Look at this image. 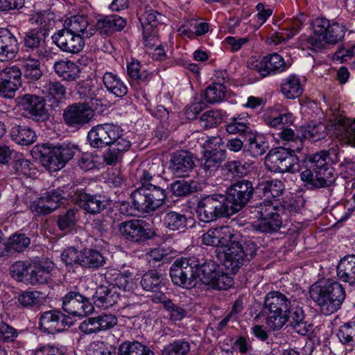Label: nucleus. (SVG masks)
Instances as JSON below:
<instances>
[{
  "label": "nucleus",
  "mask_w": 355,
  "mask_h": 355,
  "mask_svg": "<svg viewBox=\"0 0 355 355\" xmlns=\"http://www.w3.org/2000/svg\"><path fill=\"white\" fill-rule=\"evenodd\" d=\"M254 192L253 184L248 180H241L227 187L225 194L229 208L233 214L241 211L249 202Z\"/></svg>",
  "instance_id": "nucleus-9"
},
{
  "label": "nucleus",
  "mask_w": 355,
  "mask_h": 355,
  "mask_svg": "<svg viewBox=\"0 0 355 355\" xmlns=\"http://www.w3.org/2000/svg\"><path fill=\"white\" fill-rule=\"evenodd\" d=\"M83 250H78L73 247L65 249L61 254V259L67 266H81Z\"/></svg>",
  "instance_id": "nucleus-62"
},
{
  "label": "nucleus",
  "mask_w": 355,
  "mask_h": 355,
  "mask_svg": "<svg viewBox=\"0 0 355 355\" xmlns=\"http://www.w3.org/2000/svg\"><path fill=\"white\" fill-rule=\"evenodd\" d=\"M165 17L153 9L145 11L139 17L144 31H153L159 24L164 23Z\"/></svg>",
  "instance_id": "nucleus-46"
},
{
  "label": "nucleus",
  "mask_w": 355,
  "mask_h": 355,
  "mask_svg": "<svg viewBox=\"0 0 355 355\" xmlns=\"http://www.w3.org/2000/svg\"><path fill=\"white\" fill-rule=\"evenodd\" d=\"M336 272L340 280L350 286L355 285V254L347 255L341 259Z\"/></svg>",
  "instance_id": "nucleus-32"
},
{
  "label": "nucleus",
  "mask_w": 355,
  "mask_h": 355,
  "mask_svg": "<svg viewBox=\"0 0 355 355\" xmlns=\"http://www.w3.org/2000/svg\"><path fill=\"white\" fill-rule=\"evenodd\" d=\"M51 39L63 52L76 54L85 46V39L63 28L55 33Z\"/></svg>",
  "instance_id": "nucleus-20"
},
{
  "label": "nucleus",
  "mask_w": 355,
  "mask_h": 355,
  "mask_svg": "<svg viewBox=\"0 0 355 355\" xmlns=\"http://www.w3.org/2000/svg\"><path fill=\"white\" fill-rule=\"evenodd\" d=\"M252 167V163L241 160L227 162L221 168V175L224 180L232 181L236 178L245 176Z\"/></svg>",
  "instance_id": "nucleus-29"
},
{
  "label": "nucleus",
  "mask_w": 355,
  "mask_h": 355,
  "mask_svg": "<svg viewBox=\"0 0 355 355\" xmlns=\"http://www.w3.org/2000/svg\"><path fill=\"white\" fill-rule=\"evenodd\" d=\"M194 166L192 154L186 150H179L172 155L168 168L175 176L184 178L189 176Z\"/></svg>",
  "instance_id": "nucleus-22"
},
{
  "label": "nucleus",
  "mask_w": 355,
  "mask_h": 355,
  "mask_svg": "<svg viewBox=\"0 0 355 355\" xmlns=\"http://www.w3.org/2000/svg\"><path fill=\"white\" fill-rule=\"evenodd\" d=\"M65 193L58 188L46 191L31 204V210L37 215H46L54 211L65 200Z\"/></svg>",
  "instance_id": "nucleus-19"
},
{
  "label": "nucleus",
  "mask_w": 355,
  "mask_h": 355,
  "mask_svg": "<svg viewBox=\"0 0 355 355\" xmlns=\"http://www.w3.org/2000/svg\"><path fill=\"white\" fill-rule=\"evenodd\" d=\"M126 24V21L117 15L106 16L97 21L98 28H107L114 31L122 30Z\"/></svg>",
  "instance_id": "nucleus-56"
},
{
  "label": "nucleus",
  "mask_w": 355,
  "mask_h": 355,
  "mask_svg": "<svg viewBox=\"0 0 355 355\" xmlns=\"http://www.w3.org/2000/svg\"><path fill=\"white\" fill-rule=\"evenodd\" d=\"M196 214L204 223L216 220L221 217H230L232 214L222 193H214L202 197L197 203Z\"/></svg>",
  "instance_id": "nucleus-6"
},
{
  "label": "nucleus",
  "mask_w": 355,
  "mask_h": 355,
  "mask_svg": "<svg viewBox=\"0 0 355 355\" xmlns=\"http://www.w3.org/2000/svg\"><path fill=\"white\" fill-rule=\"evenodd\" d=\"M31 239L24 234H15L11 236L8 243L0 252V257H8L12 252H21L30 245Z\"/></svg>",
  "instance_id": "nucleus-39"
},
{
  "label": "nucleus",
  "mask_w": 355,
  "mask_h": 355,
  "mask_svg": "<svg viewBox=\"0 0 355 355\" xmlns=\"http://www.w3.org/2000/svg\"><path fill=\"white\" fill-rule=\"evenodd\" d=\"M105 123L94 126L87 133V141L93 148H103L107 146Z\"/></svg>",
  "instance_id": "nucleus-49"
},
{
  "label": "nucleus",
  "mask_w": 355,
  "mask_h": 355,
  "mask_svg": "<svg viewBox=\"0 0 355 355\" xmlns=\"http://www.w3.org/2000/svg\"><path fill=\"white\" fill-rule=\"evenodd\" d=\"M191 345L184 340H177L165 345L162 349V355H185L190 351Z\"/></svg>",
  "instance_id": "nucleus-58"
},
{
  "label": "nucleus",
  "mask_w": 355,
  "mask_h": 355,
  "mask_svg": "<svg viewBox=\"0 0 355 355\" xmlns=\"http://www.w3.org/2000/svg\"><path fill=\"white\" fill-rule=\"evenodd\" d=\"M131 142L125 134L122 132L119 137L110 145L109 148L103 154V160L109 165L115 164L122 157V155L128 150Z\"/></svg>",
  "instance_id": "nucleus-28"
},
{
  "label": "nucleus",
  "mask_w": 355,
  "mask_h": 355,
  "mask_svg": "<svg viewBox=\"0 0 355 355\" xmlns=\"http://www.w3.org/2000/svg\"><path fill=\"white\" fill-rule=\"evenodd\" d=\"M92 297L96 306L107 309L118 302L119 295L115 288L101 285L96 288Z\"/></svg>",
  "instance_id": "nucleus-31"
},
{
  "label": "nucleus",
  "mask_w": 355,
  "mask_h": 355,
  "mask_svg": "<svg viewBox=\"0 0 355 355\" xmlns=\"http://www.w3.org/2000/svg\"><path fill=\"white\" fill-rule=\"evenodd\" d=\"M17 39L8 28H0V62H8L19 51Z\"/></svg>",
  "instance_id": "nucleus-27"
},
{
  "label": "nucleus",
  "mask_w": 355,
  "mask_h": 355,
  "mask_svg": "<svg viewBox=\"0 0 355 355\" xmlns=\"http://www.w3.org/2000/svg\"><path fill=\"white\" fill-rule=\"evenodd\" d=\"M227 92V89L222 83H214L209 85L204 92V99L208 103L221 102Z\"/></svg>",
  "instance_id": "nucleus-50"
},
{
  "label": "nucleus",
  "mask_w": 355,
  "mask_h": 355,
  "mask_svg": "<svg viewBox=\"0 0 355 355\" xmlns=\"http://www.w3.org/2000/svg\"><path fill=\"white\" fill-rule=\"evenodd\" d=\"M283 317L284 321L279 325V329L288 322L297 334L302 336L308 334L312 330V326L304 320V311L295 302L291 304L289 310Z\"/></svg>",
  "instance_id": "nucleus-21"
},
{
  "label": "nucleus",
  "mask_w": 355,
  "mask_h": 355,
  "mask_svg": "<svg viewBox=\"0 0 355 355\" xmlns=\"http://www.w3.org/2000/svg\"><path fill=\"white\" fill-rule=\"evenodd\" d=\"M162 223L170 231L184 232L187 230L188 218L178 211H166L163 214Z\"/></svg>",
  "instance_id": "nucleus-35"
},
{
  "label": "nucleus",
  "mask_w": 355,
  "mask_h": 355,
  "mask_svg": "<svg viewBox=\"0 0 355 355\" xmlns=\"http://www.w3.org/2000/svg\"><path fill=\"white\" fill-rule=\"evenodd\" d=\"M31 264L28 261H17L10 267V273L12 278L20 282H26L29 275L28 268Z\"/></svg>",
  "instance_id": "nucleus-59"
},
{
  "label": "nucleus",
  "mask_w": 355,
  "mask_h": 355,
  "mask_svg": "<svg viewBox=\"0 0 355 355\" xmlns=\"http://www.w3.org/2000/svg\"><path fill=\"white\" fill-rule=\"evenodd\" d=\"M72 200L86 213L97 215L109 205L106 196L99 193H90L83 189H73L69 193Z\"/></svg>",
  "instance_id": "nucleus-11"
},
{
  "label": "nucleus",
  "mask_w": 355,
  "mask_h": 355,
  "mask_svg": "<svg viewBox=\"0 0 355 355\" xmlns=\"http://www.w3.org/2000/svg\"><path fill=\"white\" fill-rule=\"evenodd\" d=\"M118 230L125 240L138 243L152 239L155 234L145 220L139 219L121 222L118 225Z\"/></svg>",
  "instance_id": "nucleus-12"
},
{
  "label": "nucleus",
  "mask_w": 355,
  "mask_h": 355,
  "mask_svg": "<svg viewBox=\"0 0 355 355\" xmlns=\"http://www.w3.org/2000/svg\"><path fill=\"white\" fill-rule=\"evenodd\" d=\"M337 336L342 344L353 346L355 344V320H350L341 325Z\"/></svg>",
  "instance_id": "nucleus-54"
},
{
  "label": "nucleus",
  "mask_w": 355,
  "mask_h": 355,
  "mask_svg": "<svg viewBox=\"0 0 355 355\" xmlns=\"http://www.w3.org/2000/svg\"><path fill=\"white\" fill-rule=\"evenodd\" d=\"M77 150V146L70 143L56 146L43 144L36 148L35 153L45 168L51 171H56L62 168Z\"/></svg>",
  "instance_id": "nucleus-3"
},
{
  "label": "nucleus",
  "mask_w": 355,
  "mask_h": 355,
  "mask_svg": "<svg viewBox=\"0 0 355 355\" xmlns=\"http://www.w3.org/2000/svg\"><path fill=\"white\" fill-rule=\"evenodd\" d=\"M225 248L224 266L233 273H236L248 261L243 245L232 239L230 245Z\"/></svg>",
  "instance_id": "nucleus-25"
},
{
  "label": "nucleus",
  "mask_w": 355,
  "mask_h": 355,
  "mask_svg": "<svg viewBox=\"0 0 355 355\" xmlns=\"http://www.w3.org/2000/svg\"><path fill=\"white\" fill-rule=\"evenodd\" d=\"M309 293L320 312L325 315L340 309L346 298L345 287L340 282L329 279L313 284Z\"/></svg>",
  "instance_id": "nucleus-2"
},
{
  "label": "nucleus",
  "mask_w": 355,
  "mask_h": 355,
  "mask_svg": "<svg viewBox=\"0 0 355 355\" xmlns=\"http://www.w3.org/2000/svg\"><path fill=\"white\" fill-rule=\"evenodd\" d=\"M105 264V258L98 250L85 248L83 250L81 266L87 268H98Z\"/></svg>",
  "instance_id": "nucleus-47"
},
{
  "label": "nucleus",
  "mask_w": 355,
  "mask_h": 355,
  "mask_svg": "<svg viewBox=\"0 0 355 355\" xmlns=\"http://www.w3.org/2000/svg\"><path fill=\"white\" fill-rule=\"evenodd\" d=\"M226 158L225 150L207 151L202 159L201 167L207 176H212Z\"/></svg>",
  "instance_id": "nucleus-30"
},
{
  "label": "nucleus",
  "mask_w": 355,
  "mask_h": 355,
  "mask_svg": "<svg viewBox=\"0 0 355 355\" xmlns=\"http://www.w3.org/2000/svg\"><path fill=\"white\" fill-rule=\"evenodd\" d=\"M46 30L35 28L27 32L24 38V46L27 51L41 60H49L53 58V52L46 45Z\"/></svg>",
  "instance_id": "nucleus-16"
},
{
  "label": "nucleus",
  "mask_w": 355,
  "mask_h": 355,
  "mask_svg": "<svg viewBox=\"0 0 355 355\" xmlns=\"http://www.w3.org/2000/svg\"><path fill=\"white\" fill-rule=\"evenodd\" d=\"M88 355H116V349L104 341L95 340L89 346Z\"/></svg>",
  "instance_id": "nucleus-64"
},
{
  "label": "nucleus",
  "mask_w": 355,
  "mask_h": 355,
  "mask_svg": "<svg viewBox=\"0 0 355 355\" xmlns=\"http://www.w3.org/2000/svg\"><path fill=\"white\" fill-rule=\"evenodd\" d=\"M225 130L229 134H239L246 137L252 132L248 116H241L239 115L237 117L232 118L231 122L226 125Z\"/></svg>",
  "instance_id": "nucleus-43"
},
{
  "label": "nucleus",
  "mask_w": 355,
  "mask_h": 355,
  "mask_svg": "<svg viewBox=\"0 0 355 355\" xmlns=\"http://www.w3.org/2000/svg\"><path fill=\"white\" fill-rule=\"evenodd\" d=\"M170 190L176 197H184L196 191L197 184L194 181L178 180L170 184Z\"/></svg>",
  "instance_id": "nucleus-51"
},
{
  "label": "nucleus",
  "mask_w": 355,
  "mask_h": 355,
  "mask_svg": "<svg viewBox=\"0 0 355 355\" xmlns=\"http://www.w3.org/2000/svg\"><path fill=\"white\" fill-rule=\"evenodd\" d=\"M103 82L107 91L116 97L122 98L128 93V87L117 74L105 72Z\"/></svg>",
  "instance_id": "nucleus-38"
},
{
  "label": "nucleus",
  "mask_w": 355,
  "mask_h": 355,
  "mask_svg": "<svg viewBox=\"0 0 355 355\" xmlns=\"http://www.w3.org/2000/svg\"><path fill=\"white\" fill-rule=\"evenodd\" d=\"M1 79L4 80L9 84H12L17 87L21 85V72L17 66H12L5 68L0 73Z\"/></svg>",
  "instance_id": "nucleus-63"
},
{
  "label": "nucleus",
  "mask_w": 355,
  "mask_h": 355,
  "mask_svg": "<svg viewBox=\"0 0 355 355\" xmlns=\"http://www.w3.org/2000/svg\"><path fill=\"white\" fill-rule=\"evenodd\" d=\"M291 300L279 291H270L264 298L262 309L267 315L266 324L273 331L279 330V325L284 321L283 315L289 310Z\"/></svg>",
  "instance_id": "nucleus-7"
},
{
  "label": "nucleus",
  "mask_w": 355,
  "mask_h": 355,
  "mask_svg": "<svg viewBox=\"0 0 355 355\" xmlns=\"http://www.w3.org/2000/svg\"><path fill=\"white\" fill-rule=\"evenodd\" d=\"M49 96L53 98V108L58 107L61 100L65 97L66 87L60 81H49L44 87Z\"/></svg>",
  "instance_id": "nucleus-57"
},
{
  "label": "nucleus",
  "mask_w": 355,
  "mask_h": 355,
  "mask_svg": "<svg viewBox=\"0 0 355 355\" xmlns=\"http://www.w3.org/2000/svg\"><path fill=\"white\" fill-rule=\"evenodd\" d=\"M72 323V319L69 316L58 309H52L41 313L39 328L44 333L54 334L62 331Z\"/></svg>",
  "instance_id": "nucleus-18"
},
{
  "label": "nucleus",
  "mask_w": 355,
  "mask_h": 355,
  "mask_svg": "<svg viewBox=\"0 0 355 355\" xmlns=\"http://www.w3.org/2000/svg\"><path fill=\"white\" fill-rule=\"evenodd\" d=\"M302 141L304 139H310L315 142L325 137L327 135V128L323 123H311L307 126L300 128Z\"/></svg>",
  "instance_id": "nucleus-45"
},
{
  "label": "nucleus",
  "mask_w": 355,
  "mask_h": 355,
  "mask_svg": "<svg viewBox=\"0 0 355 355\" xmlns=\"http://www.w3.org/2000/svg\"><path fill=\"white\" fill-rule=\"evenodd\" d=\"M338 149L331 148L307 157V162L310 164V168H313L315 171L316 181L320 183L321 189L329 187L335 182L336 177L334 168L331 167L329 162H338Z\"/></svg>",
  "instance_id": "nucleus-4"
},
{
  "label": "nucleus",
  "mask_w": 355,
  "mask_h": 355,
  "mask_svg": "<svg viewBox=\"0 0 355 355\" xmlns=\"http://www.w3.org/2000/svg\"><path fill=\"white\" fill-rule=\"evenodd\" d=\"M198 263L199 265L194 269L196 277L200 278L205 285L209 286L213 284V280L219 270V266L211 259L205 261L202 259L201 261L198 259Z\"/></svg>",
  "instance_id": "nucleus-34"
},
{
  "label": "nucleus",
  "mask_w": 355,
  "mask_h": 355,
  "mask_svg": "<svg viewBox=\"0 0 355 355\" xmlns=\"http://www.w3.org/2000/svg\"><path fill=\"white\" fill-rule=\"evenodd\" d=\"M281 91L288 99H294L301 96L303 92L302 85L298 76L290 75L282 80Z\"/></svg>",
  "instance_id": "nucleus-41"
},
{
  "label": "nucleus",
  "mask_w": 355,
  "mask_h": 355,
  "mask_svg": "<svg viewBox=\"0 0 355 355\" xmlns=\"http://www.w3.org/2000/svg\"><path fill=\"white\" fill-rule=\"evenodd\" d=\"M53 266L44 265L41 263H34L31 267V272L28 275L26 283L33 286L48 283L51 279V271Z\"/></svg>",
  "instance_id": "nucleus-37"
},
{
  "label": "nucleus",
  "mask_w": 355,
  "mask_h": 355,
  "mask_svg": "<svg viewBox=\"0 0 355 355\" xmlns=\"http://www.w3.org/2000/svg\"><path fill=\"white\" fill-rule=\"evenodd\" d=\"M119 355H154V353L140 342L125 341L119 346Z\"/></svg>",
  "instance_id": "nucleus-48"
},
{
  "label": "nucleus",
  "mask_w": 355,
  "mask_h": 355,
  "mask_svg": "<svg viewBox=\"0 0 355 355\" xmlns=\"http://www.w3.org/2000/svg\"><path fill=\"white\" fill-rule=\"evenodd\" d=\"M287 68L288 66L284 59L276 53L264 56L260 62L254 65V69L262 77L280 73Z\"/></svg>",
  "instance_id": "nucleus-23"
},
{
  "label": "nucleus",
  "mask_w": 355,
  "mask_h": 355,
  "mask_svg": "<svg viewBox=\"0 0 355 355\" xmlns=\"http://www.w3.org/2000/svg\"><path fill=\"white\" fill-rule=\"evenodd\" d=\"M16 101L19 109L26 112L33 119L44 121L49 119L44 97L26 94L17 97Z\"/></svg>",
  "instance_id": "nucleus-15"
},
{
  "label": "nucleus",
  "mask_w": 355,
  "mask_h": 355,
  "mask_svg": "<svg viewBox=\"0 0 355 355\" xmlns=\"http://www.w3.org/2000/svg\"><path fill=\"white\" fill-rule=\"evenodd\" d=\"M162 281L161 274L156 270H152L143 275L140 283L144 290L156 292L160 288Z\"/></svg>",
  "instance_id": "nucleus-53"
},
{
  "label": "nucleus",
  "mask_w": 355,
  "mask_h": 355,
  "mask_svg": "<svg viewBox=\"0 0 355 355\" xmlns=\"http://www.w3.org/2000/svg\"><path fill=\"white\" fill-rule=\"evenodd\" d=\"M64 26V29L84 39L91 37L96 31L94 24H91L85 15L70 17L65 20Z\"/></svg>",
  "instance_id": "nucleus-26"
},
{
  "label": "nucleus",
  "mask_w": 355,
  "mask_h": 355,
  "mask_svg": "<svg viewBox=\"0 0 355 355\" xmlns=\"http://www.w3.org/2000/svg\"><path fill=\"white\" fill-rule=\"evenodd\" d=\"M250 213H254L259 219L252 224V228L261 233L272 234L282 226V220L278 208L270 200H263L248 207Z\"/></svg>",
  "instance_id": "nucleus-5"
},
{
  "label": "nucleus",
  "mask_w": 355,
  "mask_h": 355,
  "mask_svg": "<svg viewBox=\"0 0 355 355\" xmlns=\"http://www.w3.org/2000/svg\"><path fill=\"white\" fill-rule=\"evenodd\" d=\"M234 235L227 226H219L209 229L201 236L203 245L214 247L227 248L230 245Z\"/></svg>",
  "instance_id": "nucleus-24"
},
{
  "label": "nucleus",
  "mask_w": 355,
  "mask_h": 355,
  "mask_svg": "<svg viewBox=\"0 0 355 355\" xmlns=\"http://www.w3.org/2000/svg\"><path fill=\"white\" fill-rule=\"evenodd\" d=\"M262 187L263 195L268 199L279 198L284 190L283 182L277 179L265 182Z\"/></svg>",
  "instance_id": "nucleus-60"
},
{
  "label": "nucleus",
  "mask_w": 355,
  "mask_h": 355,
  "mask_svg": "<svg viewBox=\"0 0 355 355\" xmlns=\"http://www.w3.org/2000/svg\"><path fill=\"white\" fill-rule=\"evenodd\" d=\"M155 302L161 303L163 305V308L168 313L171 320H182L187 315V311L184 305L175 303L162 293H160L155 298Z\"/></svg>",
  "instance_id": "nucleus-36"
},
{
  "label": "nucleus",
  "mask_w": 355,
  "mask_h": 355,
  "mask_svg": "<svg viewBox=\"0 0 355 355\" xmlns=\"http://www.w3.org/2000/svg\"><path fill=\"white\" fill-rule=\"evenodd\" d=\"M112 284L124 291H130L135 287V282L130 272H119L115 271Z\"/></svg>",
  "instance_id": "nucleus-61"
},
{
  "label": "nucleus",
  "mask_w": 355,
  "mask_h": 355,
  "mask_svg": "<svg viewBox=\"0 0 355 355\" xmlns=\"http://www.w3.org/2000/svg\"><path fill=\"white\" fill-rule=\"evenodd\" d=\"M94 116L93 110L87 104L73 103L63 112L64 123L69 128L80 129L87 124Z\"/></svg>",
  "instance_id": "nucleus-17"
},
{
  "label": "nucleus",
  "mask_w": 355,
  "mask_h": 355,
  "mask_svg": "<svg viewBox=\"0 0 355 355\" xmlns=\"http://www.w3.org/2000/svg\"><path fill=\"white\" fill-rule=\"evenodd\" d=\"M12 139L18 144L28 146L33 144L36 139L35 132L25 125H15L10 133Z\"/></svg>",
  "instance_id": "nucleus-44"
},
{
  "label": "nucleus",
  "mask_w": 355,
  "mask_h": 355,
  "mask_svg": "<svg viewBox=\"0 0 355 355\" xmlns=\"http://www.w3.org/2000/svg\"><path fill=\"white\" fill-rule=\"evenodd\" d=\"M280 138L288 142L289 144L290 151L300 152L303 147V141L302 135L300 136L296 135L295 131L292 128H282V130L279 133Z\"/></svg>",
  "instance_id": "nucleus-52"
},
{
  "label": "nucleus",
  "mask_w": 355,
  "mask_h": 355,
  "mask_svg": "<svg viewBox=\"0 0 355 355\" xmlns=\"http://www.w3.org/2000/svg\"><path fill=\"white\" fill-rule=\"evenodd\" d=\"M132 205L141 213H149L161 207L166 198V190L157 185L139 187L131 194Z\"/></svg>",
  "instance_id": "nucleus-8"
},
{
  "label": "nucleus",
  "mask_w": 355,
  "mask_h": 355,
  "mask_svg": "<svg viewBox=\"0 0 355 355\" xmlns=\"http://www.w3.org/2000/svg\"><path fill=\"white\" fill-rule=\"evenodd\" d=\"M18 305L26 309H39L44 302L42 293L38 291H24L17 295Z\"/></svg>",
  "instance_id": "nucleus-40"
},
{
  "label": "nucleus",
  "mask_w": 355,
  "mask_h": 355,
  "mask_svg": "<svg viewBox=\"0 0 355 355\" xmlns=\"http://www.w3.org/2000/svg\"><path fill=\"white\" fill-rule=\"evenodd\" d=\"M313 33L311 35H302L298 39L302 49L320 51L327 44H334L345 35L344 26L337 22L330 23L324 17H318L312 22Z\"/></svg>",
  "instance_id": "nucleus-1"
},
{
  "label": "nucleus",
  "mask_w": 355,
  "mask_h": 355,
  "mask_svg": "<svg viewBox=\"0 0 355 355\" xmlns=\"http://www.w3.org/2000/svg\"><path fill=\"white\" fill-rule=\"evenodd\" d=\"M55 73L65 81H76L80 77V67L73 61L61 60L53 64Z\"/></svg>",
  "instance_id": "nucleus-33"
},
{
  "label": "nucleus",
  "mask_w": 355,
  "mask_h": 355,
  "mask_svg": "<svg viewBox=\"0 0 355 355\" xmlns=\"http://www.w3.org/2000/svg\"><path fill=\"white\" fill-rule=\"evenodd\" d=\"M62 309L72 315L83 317L92 313L94 306L88 296L73 291L62 297Z\"/></svg>",
  "instance_id": "nucleus-14"
},
{
  "label": "nucleus",
  "mask_w": 355,
  "mask_h": 355,
  "mask_svg": "<svg viewBox=\"0 0 355 355\" xmlns=\"http://www.w3.org/2000/svg\"><path fill=\"white\" fill-rule=\"evenodd\" d=\"M12 168L15 174L26 178L35 177L37 170L34 164L26 159H17L13 162Z\"/></svg>",
  "instance_id": "nucleus-55"
},
{
  "label": "nucleus",
  "mask_w": 355,
  "mask_h": 355,
  "mask_svg": "<svg viewBox=\"0 0 355 355\" xmlns=\"http://www.w3.org/2000/svg\"><path fill=\"white\" fill-rule=\"evenodd\" d=\"M198 265V259L194 257L177 259L170 269L172 282L182 288H191L196 278L194 269Z\"/></svg>",
  "instance_id": "nucleus-10"
},
{
  "label": "nucleus",
  "mask_w": 355,
  "mask_h": 355,
  "mask_svg": "<svg viewBox=\"0 0 355 355\" xmlns=\"http://www.w3.org/2000/svg\"><path fill=\"white\" fill-rule=\"evenodd\" d=\"M248 144L245 146V151L252 157L257 158L263 155L268 148L265 138L261 135L250 133L248 137Z\"/></svg>",
  "instance_id": "nucleus-42"
},
{
  "label": "nucleus",
  "mask_w": 355,
  "mask_h": 355,
  "mask_svg": "<svg viewBox=\"0 0 355 355\" xmlns=\"http://www.w3.org/2000/svg\"><path fill=\"white\" fill-rule=\"evenodd\" d=\"M296 157L285 148H272L266 157L265 164L273 172L284 173L296 170Z\"/></svg>",
  "instance_id": "nucleus-13"
}]
</instances>
